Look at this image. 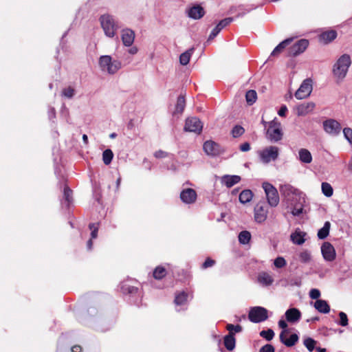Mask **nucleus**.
I'll use <instances>...</instances> for the list:
<instances>
[{
  "mask_svg": "<svg viewBox=\"0 0 352 352\" xmlns=\"http://www.w3.org/2000/svg\"><path fill=\"white\" fill-rule=\"evenodd\" d=\"M274 264L277 268H282L286 265V261L284 258L279 256L274 260Z\"/></svg>",
  "mask_w": 352,
  "mask_h": 352,
  "instance_id": "50",
  "label": "nucleus"
},
{
  "mask_svg": "<svg viewBox=\"0 0 352 352\" xmlns=\"http://www.w3.org/2000/svg\"><path fill=\"white\" fill-rule=\"evenodd\" d=\"M300 258L301 261H302L304 263H307L310 261L311 256H310V254L307 252H303L300 253Z\"/></svg>",
  "mask_w": 352,
  "mask_h": 352,
  "instance_id": "56",
  "label": "nucleus"
},
{
  "mask_svg": "<svg viewBox=\"0 0 352 352\" xmlns=\"http://www.w3.org/2000/svg\"><path fill=\"white\" fill-rule=\"evenodd\" d=\"M192 51L193 49H190L180 55L179 62L182 65H186L189 63Z\"/></svg>",
  "mask_w": 352,
  "mask_h": 352,
  "instance_id": "35",
  "label": "nucleus"
},
{
  "mask_svg": "<svg viewBox=\"0 0 352 352\" xmlns=\"http://www.w3.org/2000/svg\"><path fill=\"white\" fill-rule=\"evenodd\" d=\"M223 344L228 351H232L235 348L236 339L234 333H228L223 338Z\"/></svg>",
  "mask_w": 352,
  "mask_h": 352,
  "instance_id": "23",
  "label": "nucleus"
},
{
  "mask_svg": "<svg viewBox=\"0 0 352 352\" xmlns=\"http://www.w3.org/2000/svg\"><path fill=\"white\" fill-rule=\"evenodd\" d=\"M268 208L264 202L258 203L254 207V219L257 223L264 222L267 217Z\"/></svg>",
  "mask_w": 352,
  "mask_h": 352,
  "instance_id": "11",
  "label": "nucleus"
},
{
  "mask_svg": "<svg viewBox=\"0 0 352 352\" xmlns=\"http://www.w3.org/2000/svg\"><path fill=\"white\" fill-rule=\"evenodd\" d=\"M309 46V41L307 39H300L294 43L288 51L289 56H296L305 51Z\"/></svg>",
  "mask_w": 352,
  "mask_h": 352,
  "instance_id": "12",
  "label": "nucleus"
},
{
  "mask_svg": "<svg viewBox=\"0 0 352 352\" xmlns=\"http://www.w3.org/2000/svg\"><path fill=\"white\" fill-rule=\"evenodd\" d=\"M268 318V311L267 309L260 306L250 308L248 313V319L254 323H259Z\"/></svg>",
  "mask_w": 352,
  "mask_h": 352,
  "instance_id": "4",
  "label": "nucleus"
},
{
  "mask_svg": "<svg viewBox=\"0 0 352 352\" xmlns=\"http://www.w3.org/2000/svg\"><path fill=\"white\" fill-rule=\"evenodd\" d=\"M203 124L201 120L197 117L188 118L186 120L184 130L186 131L200 133L202 131Z\"/></svg>",
  "mask_w": 352,
  "mask_h": 352,
  "instance_id": "8",
  "label": "nucleus"
},
{
  "mask_svg": "<svg viewBox=\"0 0 352 352\" xmlns=\"http://www.w3.org/2000/svg\"><path fill=\"white\" fill-rule=\"evenodd\" d=\"M260 336L265 338L267 341H270L274 336V332L272 329L263 330L260 332Z\"/></svg>",
  "mask_w": 352,
  "mask_h": 352,
  "instance_id": "43",
  "label": "nucleus"
},
{
  "mask_svg": "<svg viewBox=\"0 0 352 352\" xmlns=\"http://www.w3.org/2000/svg\"><path fill=\"white\" fill-rule=\"evenodd\" d=\"M241 181V177L239 175H224L222 177L221 182L226 187L231 188Z\"/></svg>",
  "mask_w": 352,
  "mask_h": 352,
  "instance_id": "22",
  "label": "nucleus"
},
{
  "mask_svg": "<svg viewBox=\"0 0 352 352\" xmlns=\"http://www.w3.org/2000/svg\"><path fill=\"white\" fill-rule=\"evenodd\" d=\"M299 160L300 162L309 164L312 161V155L311 153L306 148H300L298 151Z\"/></svg>",
  "mask_w": 352,
  "mask_h": 352,
  "instance_id": "27",
  "label": "nucleus"
},
{
  "mask_svg": "<svg viewBox=\"0 0 352 352\" xmlns=\"http://www.w3.org/2000/svg\"><path fill=\"white\" fill-rule=\"evenodd\" d=\"M168 153L166 151H164L162 150L157 151L154 153V156L156 158H165V157H168Z\"/></svg>",
  "mask_w": 352,
  "mask_h": 352,
  "instance_id": "57",
  "label": "nucleus"
},
{
  "mask_svg": "<svg viewBox=\"0 0 352 352\" xmlns=\"http://www.w3.org/2000/svg\"><path fill=\"white\" fill-rule=\"evenodd\" d=\"M113 157V153L111 149H106L102 153V161L105 165H109Z\"/></svg>",
  "mask_w": 352,
  "mask_h": 352,
  "instance_id": "37",
  "label": "nucleus"
},
{
  "mask_svg": "<svg viewBox=\"0 0 352 352\" xmlns=\"http://www.w3.org/2000/svg\"><path fill=\"white\" fill-rule=\"evenodd\" d=\"M302 212V208H299V209L294 208L292 211V214L294 215V216H298Z\"/></svg>",
  "mask_w": 352,
  "mask_h": 352,
  "instance_id": "62",
  "label": "nucleus"
},
{
  "mask_svg": "<svg viewBox=\"0 0 352 352\" xmlns=\"http://www.w3.org/2000/svg\"><path fill=\"white\" fill-rule=\"evenodd\" d=\"M138 290L137 287L131 285L126 283H124L121 287V291L124 294H136L138 293Z\"/></svg>",
  "mask_w": 352,
  "mask_h": 352,
  "instance_id": "31",
  "label": "nucleus"
},
{
  "mask_svg": "<svg viewBox=\"0 0 352 352\" xmlns=\"http://www.w3.org/2000/svg\"><path fill=\"white\" fill-rule=\"evenodd\" d=\"M99 65L102 71L109 74H114L121 68V62L113 60L111 56L104 55L99 58Z\"/></svg>",
  "mask_w": 352,
  "mask_h": 352,
  "instance_id": "2",
  "label": "nucleus"
},
{
  "mask_svg": "<svg viewBox=\"0 0 352 352\" xmlns=\"http://www.w3.org/2000/svg\"><path fill=\"white\" fill-rule=\"evenodd\" d=\"M280 192L284 195H289L290 194H294L296 189L294 188L290 184H285L280 186Z\"/></svg>",
  "mask_w": 352,
  "mask_h": 352,
  "instance_id": "42",
  "label": "nucleus"
},
{
  "mask_svg": "<svg viewBox=\"0 0 352 352\" xmlns=\"http://www.w3.org/2000/svg\"><path fill=\"white\" fill-rule=\"evenodd\" d=\"M278 327L280 328V329H283V330H287V324L285 320H280L278 321Z\"/></svg>",
  "mask_w": 352,
  "mask_h": 352,
  "instance_id": "60",
  "label": "nucleus"
},
{
  "mask_svg": "<svg viewBox=\"0 0 352 352\" xmlns=\"http://www.w3.org/2000/svg\"><path fill=\"white\" fill-rule=\"evenodd\" d=\"M226 329L229 333H239L242 331L243 328L240 324L234 325L232 324H228Z\"/></svg>",
  "mask_w": 352,
  "mask_h": 352,
  "instance_id": "46",
  "label": "nucleus"
},
{
  "mask_svg": "<svg viewBox=\"0 0 352 352\" xmlns=\"http://www.w3.org/2000/svg\"><path fill=\"white\" fill-rule=\"evenodd\" d=\"M321 188L322 193L327 197H330L333 195V189L330 184L327 182H322L321 184Z\"/></svg>",
  "mask_w": 352,
  "mask_h": 352,
  "instance_id": "34",
  "label": "nucleus"
},
{
  "mask_svg": "<svg viewBox=\"0 0 352 352\" xmlns=\"http://www.w3.org/2000/svg\"><path fill=\"white\" fill-rule=\"evenodd\" d=\"M274 351H275L274 347L272 344H267L264 345L259 350V352H274Z\"/></svg>",
  "mask_w": 352,
  "mask_h": 352,
  "instance_id": "54",
  "label": "nucleus"
},
{
  "mask_svg": "<svg viewBox=\"0 0 352 352\" xmlns=\"http://www.w3.org/2000/svg\"><path fill=\"white\" fill-rule=\"evenodd\" d=\"M324 130L329 134L337 135L340 133L341 125L334 119H328L323 122Z\"/></svg>",
  "mask_w": 352,
  "mask_h": 352,
  "instance_id": "13",
  "label": "nucleus"
},
{
  "mask_svg": "<svg viewBox=\"0 0 352 352\" xmlns=\"http://www.w3.org/2000/svg\"><path fill=\"white\" fill-rule=\"evenodd\" d=\"M216 263V261L214 259L208 257L206 259V261L201 265V268L205 270L208 267H212Z\"/></svg>",
  "mask_w": 352,
  "mask_h": 352,
  "instance_id": "51",
  "label": "nucleus"
},
{
  "mask_svg": "<svg viewBox=\"0 0 352 352\" xmlns=\"http://www.w3.org/2000/svg\"><path fill=\"white\" fill-rule=\"evenodd\" d=\"M166 274L167 272L164 267L157 266L153 270V276L155 279L161 280L166 276Z\"/></svg>",
  "mask_w": 352,
  "mask_h": 352,
  "instance_id": "33",
  "label": "nucleus"
},
{
  "mask_svg": "<svg viewBox=\"0 0 352 352\" xmlns=\"http://www.w3.org/2000/svg\"><path fill=\"white\" fill-rule=\"evenodd\" d=\"M240 151L242 152H247L250 150V144L248 142H244L240 145Z\"/></svg>",
  "mask_w": 352,
  "mask_h": 352,
  "instance_id": "58",
  "label": "nucleus"
},
{
  "mask_svg": "<svg viewBox=\"0 0 352 352\" xmlns=\"http://www.w3.org/2000/svg\"><path fill=\"white\" fill-rule=\"evenodd\" d=\"M339 317H340V321L338 324L342 327H346L348 325V317L346 314L344 312H340L339 313Z\"/></svg>",
  "mask_w": 352,
  "mask_h": 352,
  "instance_id": "49",
  "label": "nucleus"
},
{
  "mask_svg": "<svg viewBox=\"0 0 352 352\" xmlns=\"http://www.w3.org/2000/svg\"><path fill=\"white\" fill-rule=\"evenodd\" d=\"M320 296V292L318 289H311L309 292V297L311 299L319 300L318 298Z\"/></svg>",
  "mask_w": 352,
  "mask_h": 352,
  "instance_id": "53",
  "label": "nucleus"
},
{
  "mask_svg": "<svg viewBox=\"0 0 352 352\" xmlns=\"http://www.w3.org/2000/svg\"><path fill=\"white\" fill-rule=\"evenodd\" d=\"M251 239L250 232L246 230L242 231L239 234V241L241 244H248Z\"/></svg>",
  "mask_w": 352,
  "mask_h": 352,
  "instance_id": "39",
  "label": "nucleus"
},
{
  "mask_svg": "<svg viewBox=\"0 0 352 352\" xmlns=\"http://www.w3.org/2000/svg\"><path fill=\"white\" fill-rule=\"evenodd\" d=\"M188 17L193 19H199L205 14V10L200 5H195L188 10Z\"/></svg>",
  "mask_w": 352,
  "mask_h": 352,
  "instance_id": "19",
  "label": "nucleus"
},
{
  "mask_svg": "<svg viewBox=\"0 0 352 352\" xmlns=\"http://www.w3.org/2000/svg\"><path fill=\"white\" fill-rule=\"evenodd\" d=\"M316 344V341L311 338H307L304 340V345L310 352L313 351V350L315 349Z\"/></svg>",
  "mask_w": 352,
  "mask_h": 352,
  "instance_id": "44",
  "label": "nucleus"
},
{
  "mask_svg": "<svg viewBox=\"0 0 352 352\" xmlns=\"http://www.w3.org/2000/svg\"><path fill=\"white\" fill-rule=\"evenodd\" d=\"M71 350L72 352H82V347L80 345H74Z\"/></svg>",
  "mask_w": 352,
  "mask_h": 352,
  "instance_id": "61",
  "label": "nucleus"
},
{
  "mask_svg": "<svg viewBox=\"0 0 352 352\" xmlns=\"http://www.w3.org/2000/svg\"><path fill=\"white\" fill-rule=\"evenodd\" d=\"M315 107V104L312 102H304L298 105L296 108V113L298 116H304L311 113Z\"/></svg>",
  "mask_w": 352,
  "mask_h": 352,
  "instance_id": "18",
  "label": "nucleus"
},
{
  "mask_svg": "<svg viewBox=\"0 0 352 352\" xmlns=\"http://www.w3.org/2000/svg\"><path fill=\"white\" fill-rule=\"evenodd\" d=\"M312 91V80L310 78L305 79L295 93V97L298 100L307 98Z\"/></svg>",
  "mask_w": 352,
  "mask_h": 352,
  "instance_id": "7",
  "label": "nucleus"
},
{
  "mask_svg": "<svg viewBox=\"0 0 352 352\" xmlns=\"http://www.w3.org/2000/svg\"><path fill=\"white\" fill-rule=\"evenodd\" d=\"M288 333L287 330H283L279 336L280 342L287 347H292L296 344L298 341V336L296 333H293L289 338H286V335Z\"/></svg>",
  "mask_w": 352,
  "mask_h": 352,
  "instance_id": "15",
  "label": "nucleus"
},
{
  "mask_svg": "<svg viewBox=\"0 0 352 352\" xmlns=\"http://www.w3.org/2000/svg\"><path fill=\"white\" fill-rule=\"evenodd\" d=\"M244 133L245 129L241 125H235L231 131V135L234 138L241 137Z\"/></svg>",
  "mask_w": 352,
  "mask_h": 352,
  "instance_id": "41",
  "label": "nucleus"
},
{
  "mask_svg": "<svg viewBox=\"0 0 352 352\" xmlns=\"http://www.w3.org/2000/svg\"><path fill=\"white\" fill-rule=\"evenodd\" d=\"M221 30L218 26H215V28L212 30L210 34L208 36V41L214 39L217 34L221 32Z\"/></svg>",
  "mask_w": 352,
  "mask_h": 352,
  "instance_id": "55",
  "label": "nucleus"
},
{
  "mask_svg": "<svg viewBox=\"0 0 352 352\" xmlns=\"http://www.w3.org/2000/svg\"><path fill=\"white\" fill-rule=\"evenodd\" d=\"M257 98V94L254 90H249L246 92L245 99L248 104L252 105L254 104Z\"/></svg>",
  "mask_w": 352,
  "mask_h": 352,
  "instance_id": "36",
  "label": "nucleus"
},
{
  "mask_svg": "<svg viewBox=\"0 0 352 352\" xmlns=\"http://www.w3.org/2000/svg\"><path fill=\"white\" fill-rule=\"evenodd\" d=\"M100 23L105 34L109 37H113L117 26L113 19L110 15H102L100 19Z\"/></svg>",
  "mask_w": 352,
  "mask_h": 352,
  "instance_id": "6",
  "label": "nucleus"
},
{
  "mask_svg": "<svg viewBox=\"0 0 352 352\" xmlns=\"http://www.w3.org/2000/svg\"><path fill=\"white\" fill-rule=\"evenodd\" d=\"M262 186L265 191L268 204L272 207H276L280 200L277 189L268 182L263 183Z\"/></svg>",
  "mask_w": 352,
  "mask_h": 352,
  "instance_id": "5",
  "label": "nucleus"
},
{
  "mask_svg": "<svg viewBox=\"0 0 352 352\" xmlns=\"http://www.w3.org/2000/svg\"><path fill=\"white\" fill-rule=\"evenodd\" d=\"M331 228V223L329 221H326L322 228H320L318 232V237L320 239H326L329 234Z\"/></svg>",
  "mask_w": 352,
  "mask_h": 352,
  "instance_id": "32",
  "label": "nucleus"
},
{
  "mask_svg": "<svg viewBox=\"0 0 352 352\" xmlns=\"http://www.w3.org/2000/svg\"><path fill=\"white\" fill-rule=\"evenodd\" d=\"M314 307L316 310L322 314H328L330 311V306L324 300H317L314 302Z\"/></svg>",
  "mask_w": 352,
  "mask_h": 352,
  "instance_id": "24",
  "label": "nucleus"
},
{
  "mask_svg": "<svg viewBox=\"0 0 352 352\" xmlns=\"http://www.w3.org/2000/svg\"><path fill=\"white\" fill-rule=\"evenodd\" d=\"M233 20L234 19L232 17L226 18L220 21L219 23L217 25V26H218L220 28V30H222L225 27L230 25L233 21Z\"/></svg>",
  "mask_w": 352,
  "mask_h": 352,
  "instance_id": "48",
  "label": "nucleus"
},
{
  "mask_svg": "<svg viewBox=\"0 0 352 352\" xmlns=\"http://www.w3.org/2000/svg\"><path fill=\"white\" fill-rule=\"evenodd\" d=\"M185 107H186L185 96H184V95L181 94L177 98V103L175 105V110L173 112V114L175 115L177 113H179V114L182 113L184 111Z\"/></svg>",
  "mask_w": 352,
  "mask_h": 352,
  "instance_id": "28",
  "label": "nucleus"
},
{
  "mask_svg": "<svg viewBox=\"0 0 352 352\" xmlns=\"http://www.w3.org/2000/svg\"><path fill=\"white\" fill-rule=\"evenodd\" d=\"M187 298L188 294L182 292L175 296L174 302L177 305H182L187 301Z\"/></svg>",
  "mask_w": 352,
  "mask_h": 352,
  "instance_id": "38",
  "label": "nucleus"
},
{
  "mask_svg": "<svg viewBox=\"0 0 352 352\" xmlns=\"http://www.w3.org/2000/svg\"><path fill=\"white\" fill-rule=\"evenodd\" d=\"M258 280L260 283L265 285H270L274 282V279L272 276L266 272L259 274Z\"/></svg>",
  "mask_w": 352,
  "mask_h": 352,
  "instance_id": "30",
  "label": "nucleus"
},
{
  "mask_svg": "<svg viewBox=\"0 0 352 352\" xmlns=\"http://www.w3.org/2000/svg\"><path fill=\"white\" fill-rule=\"evenodd\" d=\"M92 239H90L87 243V249L88 250H91L92 248V246H93V241H92Z\"/></svg>",
  "mask_w": 352,
  "mask_h": 352,
  "instance_id": "63",
  "label": "nucleus"
},
{
  "mask_svg": "<svg viewBox=\"0 0 352 352\" xmlns=\"http://www.w3.org/2000/svg\"><path fill=\"white\" fill-rule=\"evenodd\" d=\"M135 39V32L130 29L123 30L122 32V41L125 46H131Z\"/></svg>",
  "mask_w": 352,
  "mask_h": 352,
  "instance_id": "21",
  "label": "nucleus"
},
{
  "mask_svg": "<svg viewBox=\"0 0 352 352\" xmlns=\"http://www.w3.org/2000/svg\"><path fill=\"white\" fill-rule=\"evenodd\" d=\"M64 199L67 203V206L69 207L70 204L72 203V190L68 187L65 186L63 192Z\"/></svg>",
  "mask_w": 352,
  "mask_h": 352,
  "instance_id": "40",
  "label": "nucleus"
},
{
  "mask_svg": "<svg viewBox=\"0 0 352 352\" xmlns=\"http://www.w3.org/2000/svg\"><path fill=\"white\" fill-rule=\"evenodd\" d=\"M285 315L287 321L290 323L297 322L301 318V312L297 308L288 309Z\"/></svg>",
  "mask_w": 352,
  "mask_h": 352,
  "instance_id": "20",
  "label": "nucleus"
},
{
  "mask_svg": "<svg viewBox=\"0 0 352 352\" xmlns=\"http://www.w3.org/2000/svg\"><path fill=\"white\" fill-rule=\"evenodd\" d=\"M253 197V192L250 190H243L240 194L239 197V201L243 204H247L250 202Z\"/></svg>",
  "mask_w": 352,
  "mask_h": 352,
  "instance_id": "29",
  "label": "nucleus"
},
{
  "mask_svg": "<svg viewBox=\"0 0 352 352\" xmlns=\"http://www.w3.org/2000/svg\"><path fill=\"white\" fill-rule=\"evenodd\" d=\"M137 52H138V50H137V48H135V47H132V48H131V49H130V50H129V52H130L131 54H136V53H137Z\"/></svg>",
  "mask_w": 352,
  "mask_h": 352,
  "instance_id": "64",
  "label": "nucleus"
},
{
  "mask_svg": "<svg viewBox=\"0 0 352 352\" xmlns=\"http://www.w3.org/2000/svg\"><path fill=\"white\" fill-rule=\"evenodd\" d=\"M261 160L265 163H269L272 160H276L278 157V148L270 146L262 151L260 154Z\"/></svg>",
  "mask_w": 352,
  "mask_h": 352,
  "instance_id": "9",
  "label": "nucleus"
},
{
  "mask_svg": "<svg viewBox=\"0 0 352 352\" xmlns=\"http://www.w3.org/2000/svg\"><path fill=\"white\" fill-rule=\"evenodd\" d=\"M203 148L207 155L211 156H217L224 152L221 146L212 140L205 142Z\"/></svg>",
  "mask_w": 352,
  "mask_h": 352,
  "instance_id": "10",
  "label": "nucleus"
},
{
  "mask_svg": "<svg viewBox=\"0 0 352 352\" xmlns=\"http://www.w3.org/2000/svg\"><path fill=\"white\" fill-rule=\"evenodd\" d=\"M321 252L324 260L333 261L335 260L336 253L334 247L329 242H324L321 246Z\"/></svg>",
  "mask_w": 352,
  "mask_h": 352,
  "instance_id": "14",
  "label": "nucleus"
},
{
  "mask_svg": "<svg viewBox=\"0 0 352 352\" xmlns=\"http://www.w3.org/2000/svg\"><path fill=\"white\" fill-rule=\"evenodd\" d=\"M74 94L75 89L70 86L64 88L62 91L63 96L67 98H72L74 96Z\"/></svg>",
  "mask_w": 352,
  "mask_h": 352,
  "instance_id": "45",
  "label": "nucleus"
},
{
  "mask_svg": "<svg viewBox=\"0 0 352 352\" xmlns=\"http://www.w3.org/2000/svg\"><path fill=\"white\" fill-rule=\"evenodd\" d=\"M337 32L333 30H327L318 36V40L323 44H328L335 40L337 37Z\"/></svg>",
  "mask_w": 352,
  "mask_h": 352,
  "instance_id": "17",
  "label": "nucleus"
},
{
  "mask_svg": "<svg viewBox=\"0 0 352 352\" xmlns=\"http://www.w3.org/2000/svg\"><path fill=\"white\" fill-rule=\"evenodd\" d=\"M305 232H301L298 229L291 234L290 237L291 240L293 241L294 243L297 245H302V243H305Z\"/></svg>",
  "mask_w": 352,
  "mask_h": 352,
  "instance_id": "26",
  "label": "nucleus"
},
{
  "mask_svg": "<svg viewBox=\"0 0 352 352\" xmlns=\"http://www.w3.org/2000/svg\"><path fill=\"white\" fill-rule=\"evenodd\" d=\"M351 64L349 55L344 54L342 55L334 64L333 74L338 80H342L346 76L348 69Z\"/></svg>",
  "mask_w": 352,
  "mask_h": 352,
  "instance_id": "1",
  "label": "nucleus"
},
{
  "mask_svg": "<svg viewBox=\"0 0 352 352\" xmlns=\"http://www.w3.org/2000/svg\"><path fill=\"white\" fill-rule=\"evenodd\" d=\"M293 41L292 38H289L283 41L280 42L272 51L271 53V56H278L285 47L289 45Z\"/></svg>",
  "mask_w": 352,
  "mask_h": 352,
  "instance_id": "25",
  "label": "nucleus"
},
{
  "mask_svg": "<svg viewBox=\"0 0 352 352\" xmlns=\"http://www.w3.org/2000/svg\"><path fill=\"white\" fill-rule=\"evenodd\" d=\"M283 132L280 122L276 118L269 122L266 132L267 138L272 142H277L282 140Z\"/></svg>",
  "mask_w": 352,
  "mask_h": 352,
  "instance_id": "3",
  "label": "nucleus"
},
{
  "mask_svg": "<svg viewBox=\"0 0 352 352\" xmlns=\"http://www.w3.org/2000/svg\"><path fill=\"white\" fill-rule=\"evenodd\" d=\"M180 199L185 204H192L197 199V192L192 188H186L180 193Z\"/></svg>",
  "mask_w": 352,
  "mask_h": 352,
  "instance_id": "16",
  "label": "nucleus"
},
{
  "mask_svg": "<svg viewBox=\"0 0 352 352\" xmlns=\"http://www.w3.org/2000/svg\"><path fill=\"white\" fill-rule=\"evenodd\" d=\"M343 133L345 138L350 142L352 143V129L349 127H346L343 129Z\"/></svg>",
  "mask_w": 352,
  "mask_h": 352,
  "instance_id": "52",
  "label": "nucleus"
},
{
  "mask_svg": "<svg viewBox=\"0 0 352 352\" xmlns=\"http://www.w3.org/2000/svg\"><path fill=\"white\" fill-rule=\"evenodd\" d=\"M89 228L91 231V239H96L98 236V231L99 228L98 223H90L89 225Z\"/></svg>",
  "mask_w": 352,
  "mask_h": 352,
  "instance_id": "47",
  "label": "nucleus"
},
{
  "mask_svg": "<svg viewBox=\"0 0 352 352\" xmlns=\"http://www.w3.org/2000/svg\"><path fill=\"white\" fill-rule=\"evenodd\" d=\"M287 112V108L285 105H283L278 111V114L281 117H285Z\"/></svg>",
  "mask_w": 352,
  "mask_h": 352,
  "instance_id": "59",
  "label": "nucleus"
}]
</instances>
